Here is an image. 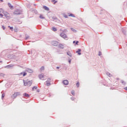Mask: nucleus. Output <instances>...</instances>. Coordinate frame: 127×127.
<instances>
[{"label": "nucleus", "instance_id": "f257e3e1", "mask_svg": "<svg viewBox=\"0 0 127 127\" xmlns=\"http://www.w3.org/2000/svg\"><path fill=\"white\" fill-rule=\"evenodd\" d=\"M24 86H27L28 87H30L32 85V80H29L27 79V80H23Z\"/></svg>", "mask_w": 127, "mask_h": 127}, {"label": "nucleus", "instance_id": "f03ea898", "mask_svg": "<svg viewBox=\"0 0 127 127\" xmlns=\"http://www.w3.org/2000/svg\"><path fill=\"white\" fill-rule=\"evenodd\" d=\"M18 96H20V92H15L11 95L12 99H15Z\"/></svg>", "mask_w": 127, "mask_h": 127}, {"label": "nucleus", "instance_id": "7ed1b4c3", "mask_svg": "<svg viewBox=\"0 0 127 127\" xmlns=\"http://www.w3.org/2000/svg\"><path fill=\"white\" fill-rule=\"evenodd\" d=\"M60 36L64 39H66L67 38V35H66V34H65L64 32H63L62 33L60 34Z\"/></svg>", "mask_w": 127, "mask_h": 127}, {"label": "nucleus", "instance_id": "20e7f679", "mask_svg": "<svg viewBox=\"0 0 127 127\" xmlns=\"http://www.w3.org/2000/svg\"><path fill=\"white\" fill-rule=\"evenodd\" d=\"M21 13V11L19 9H16L13 12V14H15V15H17L18 14H20Z\"/></svg>", "mask_w": 127, "mask_h": 127}, {"label": "nucleus", "instance_id": "39448f33", "mask_svg": "<svg viewBox=\"0 0 127 127\" xmlns=\"http://www.w3.org/2000/svg\"><path fill=\"white\" fill-rule=\"evenodd\" d=\"M45 76L43 74H41L39 75V78L40 80H45Z\"/></svg>", "mask_w": 127, "mask_h": 127}, {"label": "nucleus", "instance_id": "423d86ee", "mask_svg": "<svg viewBox=\"0 0 127 127\" xmlns=\"http://www.w3.org/2000/svg\"><path fill=\"white\" fill-rule=\"evenodd\" d=\"M50 82H51V79L50 78H49L46 81L47 86H50L51 85V83H50Z\"/></svg>", "mask_w": 127, "mask_h": 127}, {"label": "nucleus", "instance_id": "0eeeda50", "mask_svg": "<svg viewBox=\"0 0 127 127\" xmlns=\"http://www.w3.org/2000/svg\"><path fill=\"white\" fill-rule=\"evenodd\" d=\"M52 45H53L54 46H57L58 45V42L56 41H53L52 42Z\"/></svg>", "mask_w": 127, "mask_h": 127}, {"label": "nucleus", "instance_id": "6e6552de", "mask_svg": "<svg viewBox=\"0 0 127 127\" xmlns=\"http://www.w3.org/2000/svg\"><path fill=\"white\" fill-rule=\"evenodd\" d=\"M63 83H64V85L67 86V85H68L69 84V81H68V80H64L63 81Z\"/></svg>", "mask_w": 127, "mask_h": 127}, {"label": "nucleus", "instance_id": "1a4fd4ad", "mask_svg": "<svg viewBox=\"0 0 127 127\" xmlns=\"http://www.w3.org/2000/svg\"><path fill=\"white\" fill-rule=\"evenodd\" d=\"M81 49H79L77 51H76V53H77L78 55H81Z\"/></svg>", "mask_w": 127, "mask_h": 127}, {"label": "nucleus", "instance_id": "9d476101", "mask_svg": "<svg viewBox=\"0 0 127 127\" xmlns=\"http://www.w3.org/2000/svg\"><path fill=\"white\" fill-rule=\"evenodd\" d=\"M26 71V72H28V73H32L33 72L32 69H31L30 68H27Z\"/></svg>", "mask_w": 127, "mask_h": 127}, {"label": "nucleus", "instance_id": "9b49d317", "mask_svg": "<svg viewBox=\"0 0 127 127\" xmlns=\"http://www.w3.org/2000/svg\"><path fill=\"white\" fill-rule=\"evenodd\" d=\"M14 66V65H13V64H9V65L6 66L5 67V68H11L12 67H13Z\"/></svg>", "mask_w": 127, "mask_h": 127}, {"label": "nucleus", "instance_id": "f8f14e48", "mask_svg": "<svg viewBox=\"0 0 127 127\" xmlns=\"http://www.w3.org/2000/svg\"><path fill=\"white\" fill-rule=\"evenodd\" d=\"M8 5L9 7H10V9H13V6H12L11 5V4H10V3H8Z\"/></svg>", "mask_w": 127, "mask_h": 127}, {"label": "nucleus", "instance_id": "ddd939ff", "mask_svg": "<svg viewBox=\"0 0 127 127\" xmlns=\"http://www.w3.org/2000/svg\"><path fill=\"white\" fill-rule=\"evenodd\" d=\"M23 96L24 97H26V98H29L30 97V95L29 94L26 93H25L24 94H23Z\"/></svg>", "mask_w": 127, "mask_h": 127}, {"label": "nucleus", "instance_id": "4468645a", "mask_svg": "<svg viewBox=\"0 0 127 127\" xmlns=\"http://www.w3.org/2000/svg\"><path fill=\"white\" fill-rule=\"evenodd\" d=\"M59 46L60 48H62V49L64 48V45H63L62 44H60Z\"/></svg>", "mask_w": 127, "mask_h": 127}, {"label": "nucleus", "instance_id": "2eb2a0df", "mask_svg": "<svg viewBox=\"0 0 127 127\" xmlns=\"http://www.w3.org/2000/svg\"><path fill=\"white\" fill-rule=\"evenodd\" d=\"M67 55H68L70 57H72V54H71V53L70 52H67Z\"/></svg>", "mask_w": 127, "mask_h": 127}, {"label": "nucleus", "instance_id": "dca6fc26", "mask_svg": "<svg viewBox=\"0 0 127 127\" xmlns=\"http://www.w3.org/2000/svg\"><path fill=\"white\" fill-rule=\"evenodd\" d=\"M43 7L45 9V10H49V8H48V7L44 5L43 6Z\"/></svg>", "mask_w": 127, "mask_h": 127}, {"label": "nucleus", "instance_id": "f3484780", "mask_svg": "<svg viewBox=\"0 0 127 127\" xmlns=\"http://www.w3.org/2000/svg\"><path fill=\"white\" fill-rule=\"evenodd\" d=\"M40 71L41 72H42V71H44V66H42L40 69Z\"/></svg>", "mask_w": 127, "mask_h": 127}, {"label": "nucleus", "instance_id": "a211bd4d", "mask_svg": "<svg viewBox=\"0 0 127 127\" xmlns=\"http://www.w3.org/2000/svg\"><path fill=\"white\" fill-rule=\"evenodd\" d=\"M52 2H54V4H55V3H57V2H58V1L56 0H52Z\"/></svg>", "mask_w": 127, "mask_h": 127}, {"label": "nucleus", "instance_id": "6ab92c4d", "mask_svg": "<svg viewBox=\"0 0 127 127\" xmlns=\"http://www.w3.org/2000/svg\"><path fill=\"white\" fill-rule=\"evenodd\" d=\"M16 23H17L18 24H20V23H22L21 21H19V20H18L16 21Z\"/></svg>", "mask_w": 127, "mask_h": 127}, {"label": "nucleus", "instance_id": "aec40b11", "mask_svg": "<svg viewBox=\"0 0 127 127\" xmlns=\"http://www.w3.org/2000/svg\"><path fill=\"white\" fill-rule=\"evenodd\" d=\"M52 30H53V31H57V29L56 28L53 27L52 28Z\"/></svg>", "mask_w": 127, "mask_h": 127}, {"label": "nucleus", "instance_id": "412c9836", "mask_svg": "<svg viewBox=\"0 0 127 127\" xmlns=\"http://www.w3.org/2000/svg\"><path fill=\"white\" fill-rule=\"evenodd\" d=\"M71 30H72V31H73V32H77V31L73 28H71Z\"/></svg>", "mask_w": 127, "mask_h": 127}, {"label": "nucleus", "instance_id": "4be33fe9", "mask_svg": "<svg viewBox=\"0 0 127 127\" xmlns=\"http://www.w3.org/2000/svg\"><path fill=\"white\" fill-rule=\"evenodd\" d=\"M125 29H126L125 28H123L122 29V32H123L124 34H126V33Z\"/></svg>", "mask_w": 127, "mask_h": 127}, {"label": "nucleus", "instance_id": "5701e85b", "mask_svg": "<svg viewBox=\"0 0 127 127\" xmlns=\"http://www.w3.org/2000/svg\"><path fill=\"white\" fill-rule=\"evenodd\" d=\"M40 18H41V19H44V18H45V17H43V15H40Z\"/></svg>", "mask_w": 127, "mask_h": 127}, {"label": "nucleus", "instance_id": "b1692460", "mask_svg": "<svg viewBox=\"0 0 127 127\" xmlns=\"http://www.w3.org/2000/svg\"><path fill=\"white\" fill-rule=\"evenodd\" d=\"M34 89L35 90L37 89V86H34L33 88H32V91H34Z\"/></svg>", "mask_w": 127, "mask_h": 127}, {"label": "nucleus", "instance_id": "393cba45", "mask_svg": "<svg viewBox=\"0 0 127 127\" xmlns=\"http://www.w3.org/2000/svg\"><path fill=\"white\" fill-rule=\"evenodd\" d=\"M68 16H71L72 17H75V15L73 14H70Z\"/></svg>", "mask_w": 127, "mask_h": 127}, {"label": "nucleus", "instance_id": "a878e982", "mask_svg": "<svg viewBox=\"0 0 127 127\" xmlns=\"http://www.w3.org/2000/svg\"><path fill=\"white\" fill-rule=\"evenodd\" d=\"M106 75H107V76H109V77H111L112 76V75H111V73L109 72H107Z\"/></svg>", "mask_w": 127, "mask_h": 127}, {"label": "nucleus", "instance_id": "bb28decb", "mask_svg": "<svg viewBox=\"0 0 127 127\" xmlns=\"http://www.w3.org/2000/svg\"><path fill=\"white\" fill-rule=\"evenodd\" d=\"M4 76V74L3 73H0V77H3Z\"/></svg>", "mask_w": 127, "mask_h": 127}, {"label": "nucleus", "instance_id": "cd10ccee", "mask_svg": "<svg viewBox=\"0 0 127 127\" xmlns=\"http://www.w3.org/2000/svg\"><path fill=\"white\" fill-rule=\"evenodd\" d=\"M71 94L73 95V96H75V91H74V90H72L71 91Z\"/></svg>", "mask_w": 127, "mask_h": 127}, {"label": "nucleus", "instance_id": "c85d7f7f", "mask_svg": "<svg viewBox=\"0 0 127 127\" xmlns=\"http://www.w3.org/2000/svg\"><path fill=\"white\" fill-rule=\"evenodd\" d=\"M79 86H80V83H79V82H78L76 83V86L77 87V88H78Z\"/></svg>", "mask_w": 127, "mask_h": 127}, {"label": "nucleus", "instance_id": "c756f323", "mask_svg": "<svg viewBox=\"0 0 127 127\" xmlns=\"http://www.w3.org/2000/svg\"><path fill=\"white\" fill-rule=\"evenodd\" d=\"M27 73H26V72H23V77H24V76H26Z\"/></svg>", "mask_w": 127, "mask_h": 127}, {"label": "nucleus", "instance_id": "7c9ffc66", "mask_svg": "<svg viewBox=\"0 0 127 127\" xmlns=\"http://www.w3.org/2000/svg\"><path fill=\"white\" fill-rule=\"evenodd\" d=\"M122 83L123 84V85H126V82L124 81V80H122Z\"/></svg>", "mask_w": 127, "mask_h": 127}, {"label": "nucleus", "instance_id": "2f4dec72", "mask_svg": "<svg viewBox=\"0 0 127 127\" xmlns=\"http://www.w3.org/2000/svg\"><path fill=\"white\" fill-rule=\"evenodd\" d=\"M64 17L65 18H68V15H64Z\"/></svg>", "mask_w": 127, "mask_h": 127}, {"label": "nucleus", "instance_id": "473e14b6", "mask_svg": "<svg viewBox=\"0 0 127 127\" xmlns=\"http://www.w3.org/2000/svg\"><path fill=\"white\" fill-rule=\"evenodd\" d=\"M4 98V94H2L1 96V98L3 99Z\"/></svg>", "mask_w": 127, "mask_h": 127}, {"label": "nucleus", "instance_id": "72a5a7b5", "mask_svg": "<svg viewBox=\"0 0 127 127\" xmlns=\"http://www.w3.org/2000/svg\"><path fill=\"white\" fill-rule=\"evenodd\" d=\"M71 100L72 101H74V100H75V98H74V97H71Z\"/></svg>", "mask_w": 127, "mask_h": 127}, {"label": "nucleus", "instance_id": "f704fd0d", "mask_svg": "<svg viewBox=\"0 0 127 127\" xmlns=\"http://www.w3.org/2000/svg\"><path fill=\"white\" fill-rule=\"evenodd\" d=\"M78 43H79V41H77L75 42L76 45H78Z\"/></svg>", "mask_w": 127, "mask_h": 127}, {"label": "nucleus", "instance_id": "c9c22d12", "mask_svg": "<svg viewBox=\"0 0 127 127\" xmlns=\"http://www.w3.org/2000/svg\"><path fill=\"white\" fill-rule=\"evenodd\" d=\"M2 29H3V30H4V29H5V27H4V26H2Z\"/></svg>", "mask_w": 127, "mask_h": 127}, {"label": "nucleus", "instance_id": "e433bc0d", "mask_svg": "<svg viewBox=\"0 0 127 127\" xmlns=\"http://www.w3.org/2000/svg\"><path fill=\"white\" fill-rule=\"evenodd\" d=\"M10 29L11 30H12V29H13V27H10Z\"/></svg>", "mask_w": 127, "mask_h": 127}, {"label": "nucleus", "instance_id": "4c0bfd02", "mask_svg": "<svg viewBox=\"0 0 127 127\" xmlns=\"http://www.w3.org/2000/svg\"><path fill=\"white\" fill-rule=\"evenodd\" d=\"M98 55H99V56H101V52H99Z\"/></svg>", "mask_w": 127, "mask_h": 127}, {"label": "nucleus", "instance_id": "58836bf2", "mask_svg": "<svg viewBox=\"0 0 127 127\" xmlns=\"http://www.w3.org/2000/svg\"><path fill=\"white\" fill-rule=\"evenodd\" d=\"M0 16H1V17H2V16H3V14H0Z\"/></svg>", "mask_w": 127, "mask_h": 127}, {"label": "nucleus", "instance_id": "ea45409f", "mask_svg": "<svg viewBox=\"0 0 127 127\" xmlns=\"http://www.w3.org/2000/svg\"><path fill=\"white\" fill-rule=\"evenodd\" d=\"M52 18H53V19H56V17H53Z\"/></svg>", "mask_w": 127, "mask_h": 127}, {"label": "nucleus", "instance_id": "a19ab883", "mask_svg": "<svg viewBox=\"0 0 127 127\" xmlns=\"http://www.w3.org/2000/svg\"><path fill=\"white\" fill-rule=\"evenodd\" d=\"M56 68H57V69H60V67H59V66H57Z\"/></svg>", "mask_w": 127, "mask_h": 127}, {"label": "nucleus", "instance_id": "79ce46f5", "mask_svg": "<svg viewBox=\"0 0 127 127\" xmlns=\"http://www.w3.org/2000/svg\"><path fill=\"white\" fill-rule=\"evenodd\" d=\"M68 62H69V64H70V63H71V60L70 59L68 61Z\"/></svg>", "mask_w": 127, "mask_h": 127}, {"label": "nucleus", "instance_id": "37998d69", "mask_svg": "<svg viewBox=\"0 0 127 127\" xmlns=\"http://www.w3.org/2000/svg\"><path fill=\"white\" fill-rule=\"evenodd\" d=\"M28 38H29V37H26V39H28Z\"/></svg>", "mask_w": 127, "mask_h": 127}, {"label": "nucleus", "instance_id": "c03bdc74", "mask_svg": "<svg viewBox=\"0 0 127 127\" xmlns=\"http://www.w3.org/2000/svg\"><path fill=\"white\" fill-rule=\"evenodd\" d=\"M22 74H23V72H21V73H20V75H22Z\"/></svg>", "mask_w": 127, "mask_h": 127}, {"label": "nucleus", "instance_id": "a18cd8bd", "mask_svg": "<svg viewBox=\"0 0 127 127\" xmlns=\"http://www.w3.org/2000/svg\"><path fill=\"white\" fill-rule=\"evenodd\" d=\"M124 89H125V90H127V87L124 88Z\"/></svg>", "mask_w": 127, "mask_h": 127}, {"label": "nucleus", "instance_id": "49530a36", "mask_svg": "<svg viewBox=\"0 0 127 127\" xmlns=\"http://www.w3.org/2000/svg\"><path fill=\"white\" fill-rule=\"evenodd\" d=\"M73 43L74 44V43H76V42L75 41H73Z\"/></svg>", "mask_w": 127, "mask_h": 127}, {"label": "nucleus", "instance_id": "de8ad7c7", "mask_svg": "<svg viewBox=\"0 0 127 127\" xmlns=\"http://www.w3.org/2000/svg\"><path fill=\"white\" fill-rule=\"evenodd\" d=\"M0 1H1L2 2L3 1V0H0Z\"/></svg>", "mask_w": 127, "mask_h": 127}, {"label": "nucleus", "instance_id": "09e8293b", "mask_svg": "<svg viewBox=\"0 0 127 127\" xmlns=\"http://www.w3.org/2000/svg\"><path fill=\"white\" fill-rule=\"evenodd\" d=\"M5 17H7V15L6 14H5Z\"/></svg>", "mask_w": 127, "mask_h": 127}, {"label": "nucleus", "instance_id": "8fccbe9b", "mask_svg": "<svg viewBox=\"0 0 127 127\" xmlns=\"http://www.w3.org/2000/svg\"><path fill=\"white\" fill-rule=\"evenodd\" d=\"M8 27L9 28H10V26H8Z\"/></svg>", "mask_w": 127, "mask_h": 127}, {"label": "nucleus", "instance_id": "3c124183", "mask_svg": "<svg viewBox=\"0 0 127 127\" xmlns=\"http://www.w3.org/2000/svg\"><path fill=\"white\" fill-rule=\"evenodd\" d=\"M18 67H20L21 68V66L20 65H18Z\"/></svg>", "mask_w": 127, "mask_h": 127}, {"label": "nucleus", "instance_id": "603ef678", "mask_svg": "<svg viewBox=\"0 0 127 127\" xmlns=\"http://www.w3.org/2000/svg\"><path fill=\"white\" fill-rule=\"evenodd\" d=\"M37 92H39V90H37Z\"/></svg>", "mask_w": 127, "mask_h": 127}, {"label": "nucleus", "instance_id": "864d4df0", "mask_svg": "<svg viewBox=\"0 0 127 127\" xmlns=\"http://www.w3.org/2000/svg\"><path fill=\"white\" fill-rule=\"evenodd\" d=\"M37 0V1H39V0Z\"/></svg>", "mask_w": 127, "mask_h": 127}, {"label": "nucleus", "instance_id": "5fc2aeb1", "mask_svg": "<svg viewBox=\"0 0 127 127\" xmlns=\"http://www.w3.org/2000/svg\"><path fill=\"white\" fill-rule=\"evenodd\" d=\"M1 82H2V81H0V83H1Z\"/></svg>", "mask_w": 127, "mask_h": 127}, {"label": "nucleus", "instance_id": "6e6d98bb", "mask_svg": "<svg viewBox=\"0 0 127 127\" xmlns=\"http://www.w3.org/2000/svg\"><path fill=\"white\" fill-rule=\"evenodd\" d=\"M34 5H36V4H34Z\"/></svg>", "mask_w": 127, "mask_h": 127}, {"label": "nucleus", "instance_id": "4d7b16f0", "mask_svg": "<svg viewBox=\"0 0 127 127\" xmlns=\"http://www.w3.org/2000/svg\"><path fill=\"white\" fill-rule=\"evenodd\" d=\"M1 61H0V63H1Z\"/></svg>", "mask_w": 127, "mask_h": 127}]
</instances>
